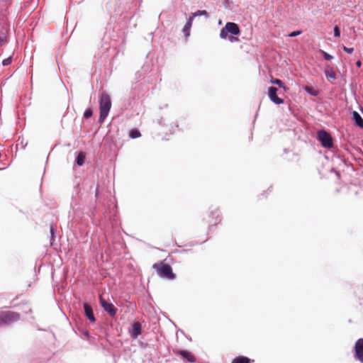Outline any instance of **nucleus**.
I'll list each match as a JSON object with an SVG mask.
<instances>
[{
	"label": "nucleus",
	"instance_id": "obj_16",
	"mask_svg": "<svg viewBox=\"0 0 363 363\" xmlns=\"http://www.w3.org/2000/svg\"><path fill=\"white\" fill-rule=\"evenodd\" d=\"M84 160H85V155L84 152H80L78 154L77 159H76L77 164L79 166H82L84 163Z\"/></svg>",
	"mask_w": 363,
	"mask_h": 363
},
{
	"label": "nucleus",
	"instance_id": "obj_26",
	"mask_svg": "<svg viewBox=\"0 0 363 363\" xmlns=\"http://www.w3.org/2000/svg\"><path fill=\"white\" fill-rule=\"evenodd\" d=\"M301 33V31L296 30V31H294V32H291V33H289V37H296V36L300 35Z\"/></svg>",
	"mask_w": 363,
	"mask_h": 363
},
{
	"label": "nucleus",
	"instance_id": "obj_7",
	"mask_svg": "<svg viewBox=\"0 0 363 363\" xmlns=\"http://www.w3.org/2000/svg\"><path fill=\"white\" fill-rule=\"evenodd\" d=\"M277 88L275 86H270L268 89V96L270 100L275 104H281L284 103V100L277 96Z\"/></svg>",
	"mask_w": 363,
	"mask_h": 363
},
{
	"label": "nucleus",
	"instance_id": "obj_24",
	"mask_svg": "<svg viewBox=\"0 0 363 363\" xmlns=\"http://www.w3.org/2000/svg\"><path fill=\"white\" fill-rule=\"evenodd\" d=\"M334 35L336 38H339L340 36V29L337 26L334 27Z\"/></svg>",
	"mask_w": 363,
	"mask_h": 363
},
{
	"label": "nucleus",
	"instance_id": "obj_12",
	"mask_svg": "<svg viewBox=\"0 0 363 363\" xmlns=\"http://www.w3.org/2000/svg\"><path fill=\"white\" fill-rule=\"evenodd\" d=\"M352 119L354 120L355 124L363 129V118L359 115V113L355 111L352 112Z\"/></svg>",
	"mask_w": 363,
	"mask_h": 363
},
{
	"label": "nucleus",
	"instance_id": "obj_27",
	"mask_svg": "<svg viewBox=\"0 0 363 363\" xmlns=\"http://www.w3.org/2000/svg\"><path fill=\"white\" fill-rule=\"evenodd\" d=\"M4 42H5V40L4 39V38L0 36V46H2L4 43Z\"/></svg>",
	"mask_w": 363,
	"mask_h": 363
},
{
	"label": "nucleus",
	"instance_id": "obj_2",
	"mask_svg": "<svg viewBox=\"0 0 363 363\" xmlns=\"http://www.w3.org/2000/svg\"><path fill=\"white\" fill-rule=\"evenodd\" d=\"M20 319L19 313L11 311H0V328L5 327L18 321Z\"/></svg>",
	"mask_w": 363,
	"mask_h": 363
},
{
	"label": "nucleus",
	"instance_id": "obj_15",
	"mask_svg": "<svg viewBox=\"0 0 363 363\" xmlns=\"http://www.w3.org/2000/svg\"><path fill=\"white\" fill-rule=\"evenodd\" d=\"M250 359L248 357L244 356H240L235 357L232 363H250Z\"/></svg>",
	"mask_w": 363,
	"mask_h": 363
},
{
	"label": "nucleus",
	"instance_id": "obj_25",
	"mask_svg": "<svg viewBox=\"0 0 363 363\" xmlns=\"http://www.w3.org/2000/svg\"><path fill=\"white\" fill-rule=\"evenodd\" d=\"M342 50L347 54H352L354 51L352 48H347L345 45L342 46Z\"/></svg>",
	"mask_w": 363,
	"mask_h": 363
},
{
	"label": "nucleus",
	"instance_id": "obj_19",
	"mask_svg": "<svg viewBox=\"0 0 363 363\" xmlns=\"http://www.w3.org/2000/svg\"><path fill=\"white\" fill-rule=\"evenodd\" d=\"M129 135L131 138H137L140 136V133L137 129H133L130 131Z\"/></svg>",
	"mask_w": 363,
	"mask_h": 363
},
{
	"label": "nucleus",
	"instance_id": "obj_18",
	"mask_svg": "<svg viewBox=\"0 0 363 363\" xmlns=\"http://www.w3.org/2000/svg\"><path fill=\"white\" fill-rule=\"evenodd\" d=\"M200 16H205L208 17V13L205 10H199V11H197L193 13L191 17H193V18H194V17Z\"/></svg>",
	"mask_w": 363,
	"mask_h": 363
},
{
	"label": "nucleus",
	"instance_id": "obj_30",
	"mask_svg": "<svg viewBox=\"0 0 363 363\" xmlns=\"http://www.w3.org/2000/svg\"><path fill=\"white\" fill-rule=\"evenodd\" d=\"M50 233H51V234L52 235V233H53V228H52V226L50 227Z\"/></svg>",
	"mask_w": 363,
	"mask_h": 363
},
{
	"label": "nucleus",
	"instance_id": "obj_13",
	"mask_svg": "<svg viewBox=\"0 0 363 363\" xmlns=\"http://www.w3.org/2000/svg\"><path fill=\"white\" fill-rule=\"evenodd\" d=\"M178 353L183 358L186 359L189 362H194L196 361L195 357L189 351L179 350Z\"/></svg>",
	"mask_w": 363,
	"mask_h": 363
},
{
	"label": "nucleus",
	"instance_id": "obj_29",
	"mask_svg": "<svg viewBox=\"0 0 363 363\" xmlns=\"http://www.w3.org/2000/svg\"><path fill=\"white\" fill-rule=\"evenodd\" d=\"M229 40H230L231 42H233V41H235V40H237V38H235V37H233V36H232V37H230V38H229Z\"/></svg>",
	"mask_w": 363,
	"mask_h": 363
},
{
	"label": "nucleus",
	"instance_id": "obj_21",
	"mask_svg": "<svg viewBox=\"0 0 363 363\" xmlns=\"http://www.w3.org/2000/svg\"><path fill=\"white\" fill-rule=\"evenodd\" d=\"M320 52L325 60H331L333 59V56L323 50H320Z\"/></svg>",
	"mask_w": 363,
	"mask_h": 363
},
{
	"label": "nucleus",
	"instance_id": "obj_6",
	"mask_svg": "<svg viewBox=\"0 0 363 363\" xmlns=\"http://www.w3.org/2000/svg\"><path fill=\"white\" fill-rule=\"evenodd\" d=\"M99 301L104 310L111 317H114L117 312V308L113 303L106 301L101 296L99 297Z\"/></svg>",
	"mask_w": 363,
	"mask_h": 363
},
{
	"label": "nucleus",
	"instance_id": "obj_17",
	"mask_svg": "<svg viewBox=\"0 0 363 363\" xmlns=\"http://www.w3.org/2000/svg\"><path fill=\"white\" fill-rule=\"evenodd\" d=\"M304 90L311 96H316L318 94V91L313 89L312 86H306Z\"/></svg>",
	"mask_w": 363,
	"mask_h": 363
},
{
	"label": "nucleus",
	"instance_id": "obj_28",
	"mask_svg": "<svg viewBox=\"0 0 363 363\" xmlns=\"http://www.w3.org/2000/svg\"><path fill=\"white\" fill-rule=\"evenodd\" d=\"M356 66H357V67H360L362 66V62H361L360 60H357V61L356 62Z\"/></svg>",
	"mask_w": 363,
	"mask_h": 363
},
{
	"label": "nucleus",
	"instance_id": "obj_14",
	"mask_svg": "<svg viewBox=\"0 0 363 363\" xmlns=\"http://www.w3.org/2000/svg\"><path fill=\"white\" fill-rule=\"evenodd\" d=\"M192 23L193 17H189V18L187 20V22L186 23L185 26L183 28V33L186 37H188L190 35V30L192 26Z\"/></svg>",
	"mask_w": 363,
	"mask_h": 363
},
{
	"label": "nucleus",
	"instance_id": "obj_3",
	"mask_svg": "<svg viewBox=\"0 0 363 363\" xmlns=\"http://www.w3.org/2000/svg\"><path fill=\"white\" fill-rule=\"evenodd\" d=\"M153 268L157 271L160 277L169 279H174V274L170 265L163 262L156 263L153 265Z\"/></svg>",
	"mask_w": 363,
	"mask_h": 363
},
{
	"label": "nucleus",
	"instance_id": "obj_22",
	"mask_svg": "<svg viewBox=\"0 0 363 363\" xmlns=\"http://www.w3.org/2000/svg\"><path fill=\"white\" fill-rule=\"evenodd\" d=\"M92 113H93V111H92L91 108H88L86 109V111L84 113V117L86 119H88L90 117H91Z\"/></svg>",
	"mask_w": 363,
	"mask_h": 363
},
{
	"label": "nucleus",
	"instance_id": "obj_20",
	"mask_svg": "<svg viewBox=\"0 0 363 363\" xmlns=\"http://www.w3.org/2000/svg\"><path fill=\"white\" fill-rule=\"evenodd\" d=\"M271 82L272 84H274L278 85L281 88H283V89H286L284 84V82L281 79H272Z\"/></svg>",
	"mask_w": 363,
	"mask_h": 363
},
{
	"label": "nucleus",
	"instance_id": "obj_23",
	"mask_svg": "<svg viewBox=\"0 0 363 363\" xmlns=\"http://www.w3.org/2000/svg\"><path fill=\"white\" fill-rule=\"evenodd\" d=\"M11 62H12L11 57H9L2 61V65H3V66H8L11 63Z\"/></svg>",
	"mask_w": 363,
	"mask_h": 363
},
{
	"label": "nucleus",
	"instance_id": "obj_8",
	"mask_svg": "<svg viewBox=\"0 0 363 363\" xmlns=\"http://www.w3.org/2000/svg\"><path fill=\"white\" fill-rule=\"evenodd\" d=\"M355 357L363 363V339L359 338L354 345Z\"/></svg>",
	"mask_w": 363,
	"mask_h": 363
},
{
	"label": "nucleus",
	"instance_id": "obj_9",
	"mask_svg": "<svg viewBox=\"0 0 363 363\" xmlns=\"http://www.w3.org/2000/svg\"><path fill=\"white\" fill-rule=\"evenodd\" d=\"M142 333V326L139 322H135L132 325V330L130 331V336L133 338H137Z\"/></svg>",
	"mask_w": 363,
	"mask_h": 363
},
{
	"label": "nucleus",
	"instance_id": "obj_5",
	"mask_svg": "<svg viewBox=\"0 0 363 363\" xmlns=\"http://www.w3.org/2000/svg\"><path fill=\"white\" fill-rule=\"evenodd\" d=\"M317 138L321 145L325 148H331L333 146V141L330 133L325 130H320L317 133Z\"/></svg>",
	"mask_w": 363,
	"mask_h": 363
},
{
	"label": "nucleus",
	"instance_id": "obj_31",
	"mask_svg": "<svg viewBox=\"0 0 363 363\" xmlns=\"http://www.w3.org/2000/svg\"><path fill=\"white\" fill-rule=\"evenodd\" d=\"M362 113L363 114V108L360 109Z\"/></svg>",
	"mask_w": 363,
	"mask_h": 363
},
{
	"label": "nucleus",
	"instance_id": "obj_4",
	"mask_svg": "<svg viewBox=\"0 0 363 363\" xmlns=\"http://www.w3.org/2000/svg\"><path fill=\"white\" fill-rule=\"evenodd\" d=\"M240 33L239 26L238 24L228 22L225 24V26L221 29L220 33V37L223 39H225L228 36V33H230L234 35H239Z\"/></svg>",
	"mask_w": 363,
	"mask_h": 363
},
{
	"label": "nucleus",
	"instance_id": "obj_11",
	"mask_svg": "<svg viewBox=\"0 0 363 363\" xmlns=\"http://www.w3.org/2000/svg\"><path fill=\"white\" fill-rule=\"evenodd\" d=\"M324 72L326 78L329 81H334L336 79V74L334 72L333 67H331L329 65H325Z\"/></svg>",
	"mask_w": 363,
	"mask_h": 363
},
{
	"label": "nucleus",
	"instance_id": "obj_1",
	"mask_svg": "<svg viewBox=\"0 0 363 363\" xmlns=\"http://www.w3.org/2000/svg\"><path fill=\"white\" fill-rule=\"evenodd\" d=\"M111 108V100L106 92H102L99 98L100 115L99 121L103 123L108 116Z\"/></svg>",
	"mask_w": 363,
	"mask_h": 363
},
{
	"label": "nucleus",
	"instance_id": "obj_10",
	"mask_svg": "<svg viewBox=\"0 0 363 363\" xmlns=\"http://www.w3.org/2000/svg\"><path fill=\"white\" fill-rule=\"evenodd\" d=\"M84 313L86 318L92 323L96 321L95 316L94 315L93 309L91 306L86 303H84Z\"/></svg>",
	"mask_w": 363,
	"mask_h": 363
}]
</instances>
